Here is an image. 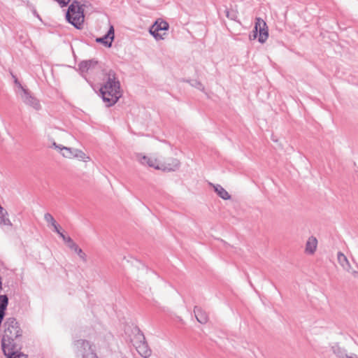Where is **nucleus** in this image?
Returning <instances> with one entry per match:
<instances>
[{"label":"nucleus","instance_id":"nucleus-1","mask_svg":"<svg viewBox=\"0 0 358 358\" xmlns=\"http://www.w3.org/2000/svg\"><path fill=\"white\" fill-rule=\"evenodd\" d=\"M78 69L82 73H93L101 71L103 85L99 91L101 98L106 106L115 105L122 96L120 83L113 69L103 68L95 59L85 60L80 62Z\"/></svg>","mask_w":358,"mask_h":358},{"label":"nucleus","instance_id":"nucleus-2","mask_svg":"<svg viewBox=\"0 0 358 358\" xmlns=\"http://www.w3.org/2000/svg\"><path fill=\"white\" fill-rule=\"evenodd\" d=\"M4 332L1 339V347L3 352L10 357L19 349L20 338L22 336L20 327L14 317H9L4 323Z\"/></svg>","mask_w":358,"mask_h":358},{"label":"nucleus","instance_id":"nucleus-3","mask_svg":"<svg viewBox=\"0 0 358 358\" xmlns=\"http://www.w3.org/2000/svg\"><path fill=\"white\" fill-rule=\"evenodd\" d=\"M66 20L76 29H81L84 22V10L78 0H73L66 13Z\"/></svg>","mask_w":358,"mask_h":358},{"label":"nucleus","instance_id":"nucleus-4","mask_svg":"<svg viewBox=\"0 0 358 358\" xmlns=\"http://www.w3.org/2000/svg\"><path fill=\"white\" fill-rule=\"evenodd\" d=\"M74 345L77 349L76 354L81 358H97L96 353L92 349V345L88 341L77 340L74 342Z\"/></svg>","mask_w":358,"mask_h":358},{"label":"nucleus","instance_id":"nucleus-5","mask_svg":"<svg viewBox=\"0 0 358 358\" xmlns=\"http://www.w3.org/2000/svg\"><path fill=\"white\" fill-rule=\"evenodd\" d=\"M15 83L18 84L20 88L22 90V94L21 95L22 99L23 102L34 109L38 110L41 109V104L39 101L34 96H33L28 90L24 89L22 85L17 81V79L15 78Z\"/></svg>","mask_w":358,"mask_h":358},{"label":"nucleus","instance_id":"nucleus-6","mask_svg":"<svg viewBox=\"0 0 358 358\" xmlns=\"http://www.w3.org/2000/svg\"><path fill=\"white\" fill-rule=\"evenodd\" d=\"M169 25L166 21L162 20L159 22L156 21L155 24L150 27V33L156 40H161L164 38L163 35H164L165 33L162 34L160 31H166L169 29Z\"/></svg>","mask_w":358,"mask_h":358},{"label":"nucleus","instance_id":"nucleus-7","mask_svg":"<svg viewBox=\"0 0 358 358\" xmlns=\"http://www.w3.org/2000/svg\"><path fill=\"white\" fill-rule=\"evenodd\" d=\"M255 26L258 29V41L261 43H265L268 37V27L266 22L260 17L256 18Z\"/></svg>","mask_w":358,"mask_h":358},{"label":"nucleus","instance_id":"nucleus-8","mask_svg":"<svg viewBox=\"0 0 358 358\" xmlns=\"http://www.w3.org/2000/svg\"><path fill=\"white\" fill-rule=\"evenodd\" d=\"M115 37V31L113 26H110L107 34L102 37L96 38V42L102 43L106 47L110 48L112 45V43Z\"/></svg>","mask_w":358,"mask_h":358},{"label":"nucleus","instance_id":"nucleus-9","mask_svg":"<svg viewBox=\"0 0 358 358\" xmlns=\"http://www.w3.org/2000/svg\"><path fill=\"white\" fill-rule=\"evenodd\" d=\"M180 162L176 158H171L167 162L160 164V169L167 171H174L180 166Z\"/></svg>","mask_w":358,"mask_h":358},{"label":"nucleus","instance_id":"nucleus-10","mask_svg":"<svg viewBox=\"0 0 358 358\" xmlns=\"http://www.w3.org/2000/svg\"><path fill=\"white\" fill-rule=\"evenodd\" d=\"M338 261L340 265L345 269L346 271L351 273L354 275H356L357 272L356 271H351V265L346 257V256L343 254L341 252H338L337 255Z\"/></svg>","mask_w":358,"mask_h":358},{"label":"nucleus","instance_id":"nucleus-11","mask_svg":"<svg viewBox=\"0 0 358 358\" xmlns=\"http://www.w3.org/2000/svg\"><path fill=\"white\" fill-rule=\"evenodd\" d=\"M135 348L138 354L144 358L149 357L152 354V350L149 348L146 341L135 346Z\"/></svg>","mask_w":358,"mask_h":358},{"label":"nucleus","instance_id":"nucleus-12","mask_svg":"<svg viewBox=\"0 0 358 358\" xmlns=\"http://www.w3.org/2000/svg\"><path fill=\"white\" fill-rule=\"evenodd\" d=\"M67 246L76 252L84 262H87V255L83 252L82 249L80 248L76 243H74L72 238L68 239Z\"/></svg>","mask_w":358,"mask_h":358},{"label":"nucleus","instance_id":"nucleus-13","mask_svg":"<svg viewBox=\"0 0 358 358\" xmlns=\"http://www.w3.org/2000/svg\"><path fill=\"white\" fill-rule=\"evenodd\" d=\"M134 336L131 338V342L132 345L135 347L138 345V344L145 341V338L143 332L136 327L134 329Z\"/></svg>","mask_w":358,"mask_h":358},{"label":"nucleus","instance_id":"nucleus-14","mask_svg":"<svg viewBox=\"0 0 358 358\" xmlns=\"http://www.w3.org/2000/svg\"><path fill=\"white\" fill-rule=\"evenodd\" d=\"M139 161L142 164H147L150 167H153L155 169H160V164H159L157 159L147 156H143L140 157Z\"/></svg>","mask_w":358,"mask_h":358},{"label":"nucleus","instance_id":"nucleus-15","mask_svg":"<svg viewBox=\"0 0 358 358\" xmlns=\"http://www.w3.org/2000/svg\"><path fill=\"white\" fill-rule=\"evenodd\" d=\"M194 313L197 321L201 324H206L208 322V317L207 313L203 311L201 308L195 306Z\"/></svg>","mask_w":358,"mask_h":358},{"label":"nucleus","instance_id":"nucleus-16","mask_svg":"<svg viewBox=\"0 0 358 358\" xmlns=\"http://www.w3.org/2000/svg\"><path fill=\"white\" fill-rule=\"evenodd\" d=\"M317 240L314 236H310L306 244V252L308 254H313L317 248Z\"/></svg>","mask_w":358,"mask_h":358},{"label":"nucleus","instance_id":"nucleus-17","mask_svg":"<svg viewBox=\"0 0 358 358\" xmlns=\"http://www.w3.org/2000/svg\"><path fill=\"white\" fill-rule=\"evenodd\" d=\"M213 187L215 192L220 198L224 200H229L231 199L230 194L220 185H216Z\"/></svg>","mask_w":358,"mask_h":358},{"label":"nucleus","instance_id":"nucleus-18","mask_svg":"<svg viewBox=\"0 0 358 358\" xmlns=\"http://www.w3.org/2000/svg\"><path fill=\"white\" fill-rule=\"evenodd\" d=\"M8 304V298L6 294L0 295V313L5 315Z\"/></svg>","mask_w":358,"mask_h":358},{"label":"nucleus","instance_id":"nucleus-19","mask_svg":"<svg viewBox=\"0 0 358 358\" xmlns=\"http://www.w3.org/2000/svg\"><path fill=\"white\" fill-rule=\"evenodd\" d=\"M75 149H72L70 148H67L65 146H63L61 148L60 153L62 155L63 157L66 158H73V152Z\"/></svg>","mask_w":358,"mask_h":358},{"label":"nucleus","instance_id":"nucleus-20","mask_svg":"<svg viewBox=\"0 0 358 358\" xmlns=\"http://www.w3.org/2000/svg\"><path fill=\"white\" fill-rule=\"evenodd\" d=\"M8 212L5 210L2 213L0 212V224L12 226V223L7 217Z\"/></svg>","mask_w":358,"mask_h":358},{"label":"nucleus","instance_id":"nucleus-21","mask_svg":"<svg viewBox=\"0 0 358 358\" xmlns=\"http://www.w3.org/2000/svg\"><path fill=\"white\" fill-rule=\"evenodd\" d=\"M73 157L80 159L81 160H83L84 162H87V159H90L89 157L86 156L85 152H83L82 150H80L78 149H75L74 152H73Z\"/></svg>","mask_w":358,"mask_h":358},{"label":"nucleus","instance_id":"nucleus-22","mask_svg":"<svg viewBox=\"0 0 358 358\" xmlns=\"http://www.w3.org/2000/svg\"><path fill=\"white\" fill-rule=\"evenodd\" d=\"M21 350V345H19V349L15 352L14 355L12 356H9L7 352H3L4 355L7 357V358H28L27 355L20 352Z\"/></svg>","mask_w":358,"mask_h":358},{"label":"nucleus","instance_id":"nucleus-23","mask_svg":"<svg viewBox=\"0 0 358 358\" xmlns=\"http://www.w3.org/2000/svg\"><path fill=\"white\" fill-rule=\"evenodd\" d=\"M332 350L339 358H347V357H349L348 355H345L342 349L337 345L332 347Z\"/></svg>","mask_w":358,"mask_h":358},{"label":"nucleus","instance_id":"nucleus-24","mask_svg":"<svg viewBox=\"0 0 358 358\" xmlns=\"http://www.w3.org/2000/svg\"><path fill=\"white\" fill-rule=\"evenodd\" d=\"M44 219L48 224H51L52 227L55 226V224H57L53 216L49 213H46L44 215Z\"/></svg>","mask_w":358,"mask_h":358},{"label":"nucleus","instance_id":"nucleus-25","mask_svg":"<svg viewBox=\"0 0 358 358\" xmlns=\"http://www.w3.org/2000/svg\"><path fill=\"white\" fill-rule=\"evenodd\" d=\"M225 14L227 18L231 20H236L237 18V13L233 10H229L226 8L225 10Z\"/></svg>","mask_w":358,"mask_h":358},{"label":"nucleus","instance_id":"nucleus-26","mask_svg":"<svg viewBox=\"0 0 358 358\" xmlns=\"http://www.w3.org/2000/svg\"><path fill=\"white\" fill-rule=\"evenodd\" d=\"M257 36H258V29H257V27L255 25L254 29L249 34V38L250 40H255L257 38Z\"/></svg>","mask_w":358,"mask_h":358},{"label":"nucleus","instance_id":"nucleus-27","mask_svg":"<svg viewBox=\"0 0 358 358\" xmlns=\"http://www.w3.org/2000/svg\"><path fill=\"white\" fill-rule=\"evenodd\" d=\"M58 234L63 239V241L65 242L66 245L68 244V239L71 238L69 236H66L62 231Z\"/></svg>","mask_w":358,"mask_h":358},{"label":"nucleus","instance_id":"nucleus-28","mask_svg":"<svg viewBox=\"0 0 358 358\" xmlns=\"http://www.w3.org/2000/svg\"><path fill=\"white\" fill-rule=\"evenodd\" d=\"M54 228V231L56 232L57 234L61 232L60 231V227L59 224H55V226H52Z\"/></svg>","mask_w":358,"mask_h":358},{"label":"nucleus","instance_id":"nucleus-29","mask_svg":"<svg viewBox=\"0 0 358 358\" xmlns=\"http://www.w3.org/2000/svg\"><path fill=\"white\" fill-rule=\"evenodd\" d=\"M194 83H195V84H193V83H192V85L195 86V87H197V88H199V89H201V87H202V89L203 88V87H202V84H201L200 82H198V81H196V80H194Z\"/></svg>","mask_w":358,"mask_h":358},{"label":"nucleus","instance_id":"nucleus-30","mask_svg":"<svg viewBox=\"0 0 358 358\" xmlns=\"http://www.w3.org/2000/svg\"><path fill=\"white\" fill-rule=\"evenodd\" d=\"M52 147L55 148V149H57L60 152L61 148H62L63 145H57L55 142H53Z\"/></svg>","mask_w":358,"mask_h":358},{"label":"nucleus","instance_id":"nucleus-31","mask_svg":"<svg viewBox=\"0 0 358 358\" xmlns=\"http://www.w3.org/2000/svg\"><path fill=\"white\" fill-rule=\"evenodd\" d=\"M347 358H358L355 355H350V357H347Z\"/></svg>","mask_w":358,"mask_h":358},{"label":"nucleus","instance_id":"nucleus-32","mask_svg":"<svg viewBox=\"0 0 358 358\" xmlns=\"http://www.w3.org/2000/svg\"><path fill=\"white\" fill-rule=\"evenodd\" d=\"M98 358V357H97Z\"/></svg>","mask_w":358,"mask_h":358}]
</instances>
